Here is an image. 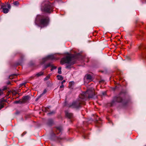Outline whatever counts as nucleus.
<instances>
[{
  "label": "nucleus",
  "instance_id": "f257e3e1",
  "mask_svg": "<svg viewBox=\"0 0 146 146\" xmlns=\"http://www.w3.org/2000/svg\"><path fill=\"white\" fill-rule=\"evenodd\" d=\"M87 94L88 95L89 98H92L94 95L93 90L88 89L86 92H84L81 94L78 100L74 102L70 107L73 108H78L80 107L81 104H84V102L86 100Z\"/></svg>",
  "mask_w": 146,
  "mask_h": 146
},
{
  "label": "nucleus",
  "instance_id": "f03ea898",
  "mask_svg": "<svg viewBox=\"0 0 146 146\" xmlns=\"http://www.w3.org/2000/svg\"><path fill=\"white\" fill-rule=\"evenodd\" d=\"M75 60L74 57H72L71 55H69L62 58L61 60L60 63L62 64H66V68H70L71 65L75 63Z\"/></svg>",
  "mask_w": 146,
  "mask_h": 146
},
{
  "label": "nucleus",
  "instance_id": "7ed1b4c3",
  "mask_svg": "<svg viewBox=\"0 0 146 146\" xmlns=\"http://www.w3.org/2000/svg\"><path fill=\"white\" fill-rule=\"evenodd\" d=\"M49 21L48 17L46 15H38L36 19L35 23L36 24L38 23L41 27L46 26Z\"/></svg>",
  "mask_w": 146,
  "mask_h": 146
},
{
  "label": "nucleus",
  "instance_id": "20e7f679",
  "mask_svg": "<svg viewBox=\"0 0 146 146\" xmlns=\"http://www.w3.org/2000/svg\"><path fill=\"white\" fill-rule=\"evenodd\" d=\"M53 8V5L51 3H48L45 4L44 7L42 9L44 11L47 13H50L52 11Z\"/></svg>",
  "mask_w": 146,
  "mask_h": 146
},
{
  "label": "nucleus",
  "instance_id": "39448f33",
  "mask_svg": "<svg viewBox=\"0 0 146 146\" xmlns=\"http://www.w3.org/2000/svg\"><path fill=\"white\" fill-rule=\"evenodd\" d=\"M1 8L3 10V12L4 13H7L8 12L9 10L11 9V6L8 3H5V4H1Z\"/></svg>",
  "mask_w": 146,
  "mask_h": 146
},
{
  "label": "nucleus",
  "instance_id": "423d86ee",
  "mask_svg": "<svg viewBox=\"0 0 146 146\" xmlns=\"http://www.w3.org/2000/svg\"><path fill=\"white\" fill-rule=\"evenodd\" d=\"M122 101V99L120 97H115L114 98L113 102H121Z\"/></svg>",
  "mask_w": 146,
  "mask_h": 146
},
{
  "label": "nucleus",
  "instance_id": "0eeeda50",
  "mask_svg": "<svg viewBox=\"0 0 146 146\" xmlns=\"http://www.w3.org/2000/svg\"><path fill=\"white\" fill-rule=\"evenodd\" d=\"M51 66L52 67V68L51 69V70L52 71L54 69H56V67L54 66L53 65H51L50 64H48L46 65L45 66L44 69H46L47 68V67Z\"/></svg>",
  "mask_w": 146,
  "mask_h": 146
},
{
  "label": "nucleus",
  "instance_id": "6e6552de",
  "mask_svg": "<svg viewBox=\"0 0 146 146\" xmlns=\"http://www.w3.org/2000/svg\"><path fill=\"white\" fill-rule=\"evenodd\" d=\"M5 100L2 98L0 100V110L4 107V103Z\"/></svg>",
  "mask_w": 146,
  "mask_h": 146
},
{
  "label": "nucleus",
  "instance_id": "1a4fd4ad",
  "mask_svg": "<svg viewBox=\"0 0 146 146\" xmlns=\"http://www.w3.org/2000/svg\"><path fill=\"white\" fill-rule=\"evenodd\" d=\"M85 78L90 82L92 80V76L89 74H87L85 76Z\"/></svg>",
  "mask_w": 146,
  "mask_h": 146
},
{
  "label": "nucleus",
  "instance_id": "9d476101",
  "mask_svg": "<svg viewBox=\"0 0 146 146\" xmlns=\"http://www.w3.org/2000/svg\"><path fill=\"white\" fill-rule=\"evenodd\" d=\"M55 58L54 56L53 55H49L47 56L46 58H44V59L46 61V60L50 59L51 60H53L55 59Z\"/></svg>",
  "mask_w": 146,
  "mask_h": 146
},
{
  "label": "nucleus",
  "instance_id": "9b49d317",
  "mask_svg": "<svg viewBox=\"0 0 146 146\" xmlns=\"http://www.w3.org/2000/svg\"><path fill=\"white\" fill-rule=\"evenodd\" d=\"M66 115L69 118H71L72 117V114L68 112H66Z\"/></svg>",
  "mask_w": 146,
  "mask_h": 146
},
{
  "label": "nucleus",
  "instance_id": "f8f14e48",
  "mask_svg": "<svg viewBox=\"0 0 146 146\" xmlns=\"http://www.w3.org/2000/svg\"><path fill=\"white\" fill-rule=\"evenodd\" d=\"M29 98V96H27L24 97L23 99V102H25L28 100Z\"/></svg>",
  "mask_w": 146,
  "mask_h": 146
},
{
  "label": "nucleus",
  "instance_id": "ddd939ff",
  "mask_svg": "<svg viewBox=\"0 0 146 146\" xmlns=\"http://www.w3.org/2000/svg\"><path fill=\"white\" fill-rule=\"evenodd\" d=\"M57 78L59 80H62L63 79V77L61 75H58L57 76Z\"/></svg>",
  "mask_w": 146,
  "mask_h": 146
},
{
  "label": "nucleus",
  "instance_id": "4468645a",
  "mask_svg": "<svg viewBox=\"0 0 146 146\" xmlns=\"http://www.w3.org/2000/svg\"><path fill=\"white\" fill-rule=\"evenodd\" d=\"M13 4L14 6H17L19 4V2L17 1H15L13 3Z\"/></svg>",
  "mask_w": 146,
  "mask_h": 146
},
{
  "label": "nucleus",
  "instance_id": "2eb2a0df",
  "mask_svg": "<svg viewBox=\"0 0 146 146\" xmlns=\"http://www.w3.org/2000/svg\"><path fill=\"white\" fill-rule=\"evenodd\" d=\"M43 72H40L38 73H37L36 74V76H40L41 75H42L43 74Z\"/></svg>",
  "mask_w": 146,
  "mask_h": 146
},
{
  "label": "nucleus",
  "instance_id": "dca6fc26",
  "mask_svg": "<svg viewBox=\"0 0 146 146\" xmlns=\"http://www.w3.org/2000/svg\"><path fill=\"white\" fill-rule=\"evenodd\" d=\"M61 68L59 67L58 68V73L59 74H61L62 73L61 71Z\"/></svg>",
  "mask_w": 146,
  "mask_h": 146
},
{
  "label": "nucleus",
  "instance_id": "f3484780",
  "mask_svg": "<svg viewBox=\"0 0 146 146\" xmlns=\"http://www.w3.org/2000/svg\"><path fill=\"white\" fill-rule=\"evenodd\" d=\"M74 83V82L73 81H72L71 82H70L69 83V86H71L72 84H73Z\"/></svg>",
  "mask_w": 146,
  "mask_h": 146
},
{
  "label": "nucleus",
  "instance_id": "a211bd4d",
  "mask_svg": "<svg viewBox=\"0 0 146 146\" xmlns=\"http://www.w3.org/2000/svg\"><path fill=\"white\" fill-rule=\"evenodd\" d=\"M50 77L49 76H47L45 78H44V80H47Z\"/></svg>",
  "mask_w": 146,
  "mask_h": 146
},
{
  "label": "nucleus",
  "instance_id": "6ab92c4d",
  "mask_svg": "<svg viewBox=\"0 0 146 146\" xmlns=\"http://www.w3.org/2000/svg\"><path fill=\"white\" fill-rule=\"evenodd\" d=\"M46 92V90H45L42 93V94H41V95H42L43 94H45Z\"/></svg>",
  "mask_w": 146,
  "mask_h": 146
},
{
  "label": "nucleus",
  "instance_id": "aec40b11",
  "mask_svg": "<svg viewBox=\"0 0 146 146\" xmlns=\"http://www.w3.org/2000/svg\"><path fill=\"white\" fill-rule=\"evenodd\" d=\"M3 90L0 89V95H1L3 94Z\"/></svg>",
  "mask_w": 146,
  "mask_h": 146
},
{
  "label": "nucleus",
  "instance_id": "412c9836",
  "mask_svg": "<svg viewBox=\"0 0 146 146\" xmlns=\"http://www.w3.org/2000/svg\"><path fill=\"white\" fill-rule=\"evenodd\" d=\"M57 130L59 132H60L61 131V129L60 128H57Z\"/></svg>",
  "mask_w": 146,
  "mask_h": 146
},
{
  "label": "nucleus",
  "instance_id": "4be33fe9",
  "mask_svg": "<svg viewBox=\"0 0 146 146\" xmlns=\"http://www.w3.org/2000/svg\"><path fill=\"white\" fill-rule=\"evenodd\" d=\"M64 87V85L63 84H62V85L60 86V88H63Z\"/></svg>",
  "mask_w": 146,
  "mask_h": 146
},
{
  "label": "nucleus",
  "instance_id": "5701e85b",
  "mask_svg": "<svg viewBox=\"0 0 146 146\" xmlns=\"http://www.w3.org/2000/svg\"><path fill=\"white\" fill-rule=\"evenodd\" d=\"M65 82V80H64L63 81H62V82H61V84H63V83L64 82Z\"/></svg>",
  "mask_w": 146,
  "mask_h": 146
},
{
  "label": "nucleus",
  "instance_id": "b1692460",
  "mask_svg": "<svg viewBox=\"0 0 146 146\" xmlns=\"http://www.w3.org/2000/svg\"><path fill=\"white\" fill-rule=\"evenodd\" d=\"M19 101H16L15 102V103H17H17H19Z\"/></svg>",
  "mask_w": 146,
  "mask_h": 146
},
{
  "label": "nucleus",
  "instance_id": "393cba45",
  "mask_svg": "<svg viewBox=\"0 0 146 146\" xmlns=\"http://www.w3.org/2000/svg\"><path fill=\"white\" fill-rule=\"evenodd\" d=\"M54 113V112H52L49 113H48V114H52L53 113Z\"/></svg>",
  "mask_w": 146,
  "mask_h": 146
},
{
  "label": "nucleus",
  "instance_id": "a878e982",
  "mask_svg": "<svg viewBox=\"0 0 146 146\" xmlns=\"http://www.w3.org/2000/svg\"><path fill=\"white\" fill-rule=\"evenodd\" d=\"M25 85V84H21V85L22 86H23V85Z\"/></svg>",
  "mask_w": 146,
  "mask_h": 146
},
{
  "label": "nucleus",
  "instance_id": "bb28decb",
  "mask_svg": "<svg viewBox=\"0 0 146 146\" xmlns=\"http://www.w3.org/2000/svg\"><path fill=\"white\" fill-rule=\"evenodd\" d=\"M11 76H9V78L10 79H11Z\"/></svg>",
  "mask_w": 146,
  "mask_h": 146
},
{
  "label": "nucleus",
  "instance_id": "cd10ccee",
  "mask_svg": "<svg viewBox=\"0 0 146 146\" xmlns=\"http://www.w3.org/2000/svg\"><path fill=\"white\" fill-rule=\"evenodd\" d=\"M10 84V82H9V83H8V84Z\"/></svg>",
  "mask_w": 146,
  "mask_h": 146
},
{
  "label": "nucleus",
  "instance_id": "c85d7f7f",
  "mask_svg": "<svg viewBox=\"0 0 146 146\" xmlns=\"http://www.w3.org/2000/svg\"><path fill=\"white\" fill-rule=\"evenodd\" d=\"M13 94H15V93H13Z\"/></svg>",
  "mask_w": 146,
  "mask_h": 146
},
{
  "label": "nucleus",
  "instance_id": "c756f323",
  "mask_svg": "<svg viewBox=\"0 0 146 146\" xmlns=\"http://www.w3.org/2000/svg\"><path fill=\"white\" fill-rule=\"evenodd\" d=\"M13 94H15V93H13Z\"/></svg>",
  "mask_w": 146,
  "mask_h": 146
},
{
  "label": "nucleus",
  "instance_id": "7c9ffc66",
  "mask_svg": "<svg viewBox=\"0 0 146 146\" xmlns=\"http://www.w3.org/2000/svg\"><path fill=\"white\" fill-rule=\"evenodd\" d=\"M15 94H17V92H16V93L15 92Z\"/></svg>",
  "mask_w": 146,
  "mask_h": 146
}]
</instances>
